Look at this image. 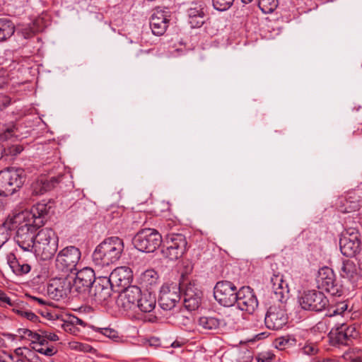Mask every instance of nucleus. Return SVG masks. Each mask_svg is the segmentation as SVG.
I'll return each mask as SVG.
<instances>
[{
    "label": "nucleus",
    "instance_id": "423d86ee",
    "mask_svg": "<svg viewBox=\"0 0 362 362\" xmlns=\"http://www.w3.org/2000/svg\"><path fill=\"white\" fill-rule=\"evenodd\" d=\"M50 207L45 203H37L30 210L23 211L12 216L13 222L27 221L40 228L44 224V218Z\"/></svg>",
    "mask_w": 362,
    "mask_h": 362
},
{
    "label": "nucleus",
    "instance_id": "cd10ccee",
    "mask_svg": "<svg viewBox=\"0 0 362 362\" xmlns=\"http://www.w3.org/2000/svg\"><path fill=\"white\" fill-rule=\"evenodd\" d=\"M158 276L157 272L153 269H147L141 274L139 278V284L148 288L157 284Z\"/></svg>",
    "mask_w": 362,
    "mask_h": 362
},
{
    "label": "nucleus",
    "instance_id": "f704fd0d",
    "mask_svg": "<svg viewBox=\"0 0 362 362\" xmlns=\"http://www.w3.org/2000/svg\"><path fill=\"white\" fill-rule=\"evenodd\" d=\"M62 176L47 177L45 176H41L38 180L40 182L43 183V187L45 192L53 189L58 183H59Z\"/></svg>",
    "mask_w": 362,
    "mask_h": 362
},
{
    "label": "nucleus",
    "instance_id": "72a5a7b5",
    "mask_svg": "<svg viewBox=\"0 0 362 362\" xmlns=\"http://www.w3.org/2000/svg\"><path fill=\"white\" fill-rule=\"evenodd\" d=\"M12 310L21 317L27 319L31 322H35L38 320V317L34 313L29 310H26L23 307L17 306L16 305L15 307L12 308Z\"/></svg>",
    "mask_w": 362,
    "mask_h": 362
},
{
    "label": "nucleus",
    "instance_id": "e433bc0d",
    "mask_svg": "<svg viewBox=\"0 0 362 362\" xmlns=\"http://www.w3.org/2000/svg\"><path fill=\"white\" fill-rule=\"evenodd\" d=\"M235 0H212L213 6L215 9L224 11L231 7Z\"/></svg>",
    "mask_w": 362,
    "mask_h": 362
},
{
    "label": "nucleus",
    "instance_id": "6e6552de",
    "mask_svg": "<svg viewBox=\"0 0 362 362\" xmlns=\"http://www.w3.org/2000/svg\"><path fill=\"white\" fill-rule=\"evenodd\" d=\"M238 293L237 287L228 281L217 282L214 289L215 299L225 307H230L235 303Z\"/></svg>",
    "mask_w": 362,
    "mask_h": 362
},
{
    "label": "nucleus",
    "instance_id": "473e14b6",
    "mask_svg": "<svg viewBox=\"0 0 362 362\" xmlns=\"http://www.w3.org/2000/svg\"><path fill=\"white\" fill-rule=\"evenodd\" d=\"M177 319L179 325L185 327L186 329H191L192 328L194 320L193 315L189 310L182 311L177 317Z\"/></svg>",
    "mask_w": 362,
    "mask_h": 362
},
{
    "label": "nucleus",
    "instance_id": "9d476101",
    "mask_svg": "<svg viewBox=\"0 0 362 362\" xmlns=\"http://www.w3.org/2000/svg\"><path fill=\"white\" fill-rule=\"evenodd\" d=\"M141 295V291L139 287L128 286L119 294L116 300L117 306L123 312L134 311L136 309L138 299Z\"/></svg>",
    "mask_w": 362,
    "mask_h": 362
},
{
    "label": "nucleus",
    "instance_id": "f3484780",
    "mask_svg": "<svg viewBox=\"0 0 362 362\" xmlns=\"http://www.w3.org/2000/svg\"><path fill=\"white\" fill-rule=\"evenodd\" d=\"M235 303L240 310L249 313H252L258 306L257 299L250 287H242L238 290Z\"/></svg>",
    "mask_w": 362,
    "mask_h": 362
},
{
    "label": "nucleus",
    "instance_id": "4d7b16f0",
    "mask_svg": "<svg viewBox=\"0 0 362 362\" xmlns=\"http://www.w3.org/2000/svg\"><path fill=\"white\" fill-rule=\"evenodd\" d=\"M72 324L83 325V321L81 320H80L78 318H75L73 320Z\"/></svg>",
    "mask_w": 362,
    "mask_h": 362
},
{
    "label": "nucleus",
    "instance_id": "4468645a",
    "mask_svg": "<svg viewBox=\"0 0 362 362\" xmlns=\"http://www.w3.org/2000/svg\"><path fill=\"white\" fill-rule=\"evenodd\" d=\"M95 272L89 267H85L76 273L73 281V293L83 294L89 291L90 288L95 281Z\"/></svg>",
    "mask_w": 362,
    "mask_h": 362
},
{
    "label": "nucleus",
    "instance_id": "3c124183",
    "mask_svg": "<svg viewBox=\"0 0 362 362\" xmlns=\"http://www.w3.org/2000/svg\"><path fill=\"white\" fill-rule=\"evenodd\" d=\"M8 83V78L4 73L0 71V88H4Z\"/></svg>",
    "mask_w": 362,
    "mask_h": 362
},
{
    "label": "nucleus",
    "instance_id": "8fccbe9b",
    "mask_svg": "<svg viewBox=\"0 0 362 362\" xmlns=\"http://www.w3.org/2000/svg\"><path fill=\"white\" fill-rule=\"evenodd\" d=\"M23 150V148L22 146H20V145H16V146H13L10 148V153L13 154V155H17L18 153H20L21 152H22Z\"/></svg>",
    "mask_w": 362,
    "mask_h": 362
},
{
    "label": "nucleus",
    "instance_id": "b1692460",
    "mask_svg": "<svg viewBox=\"0 0 362 362\" xmlns=\"http://www.w3.org/2000/svg\"><path fill=\"white\" fill-rule=\"evenodd\" d=\"M156 301V296L154 293L148 291L141 292V295L138 299L136 308L144 313H151L155 309Z\"/></svg>",
    "mask_w": 362,
    "mask_h": 362
},
{
    "label": "nucleus",
    "instance_id": "69168bd1",
    "mask_svg": "<svg viewBox=\"0 0 362 362\" xmlns=\"http://www.w3.org/2000/svg\"><path fill=\"white\" fill-rule=\"evenodd\" d=\"M16 353H17L18 354H21V349H16Z\"/></svg>",
    "mask_w": 362,
    "mask_h": 362
},
{
    "label": "nucleus",
    "instance_id": "bb28decb",
    "mask_svg": "<svg viewBox=\"0 0 362 362\" xmlns=\"http://www.w3.org/2000/svg\"><path fill=\"white\" fill-rule=\"evenodd\" d=\"M8 264L12 272L16 275H23L28 274L31 269L30 264L19 262L13 255L11 254L7 258Z\"/></svg>",
    "mask_w": 362,
    "mask_h": 362
},
{
    "label": "nucleus",
    "instance_id": "680f3d73",
    "mask_svg": "<svg viewBox=\"0 0 362 362\" xmlns=\"http://www.w3.org/2000/svg\"><path fill=\"white\" fill-rule=\"evenodd\" d=\"M172 346L173 347H180V346H181V344L179 341H174L172 344Z\"/></svg>",
    "mask_w": 362,
    "mask_h": 362
},
{
    "label": "nucleus",
    "instance_id": "39448f33",
    "mask_svg": "<svg viewBox=\"0 0 362 362\" xmlns=\"http://www.w3.org/2000/svg\"><path fill=\"white\" fill-rule=\"evenodd\" d=\"M24 182V171L21 168H8L0 172V188L6 196L13 194Z\"/></svg>",
    "mask_w": 362,
    "mask_h": 362
},
{
    "label": "nucleus",
    "instance_id": "6e6d98bb",
    "mask_svg": "<svg viewBox=\"0 0 362 362\" xmlns=\"http://www.w3.org/2000/svg\"><path fill=\"white\" fill-rule=\"evenodd\" d=\"M3 238L0 240V248L4 245V244L7 241V235L2 234Z\"/></svg>",
    "mask_w": 362,
    "mask_h": 362
},
{
    "label": "nucleus",
    "instance_id": "c03bdc74",
    "mask_svg": "<svg viewBox=\"0 0 362 362\" xmlns=\"http://www.w3.org/2000/svg\"><path fill=\"white\" fill-rule=\"evenodd\" d=\"M40 332H41L42 336L44 337L47 343V341H57L59 340V337L54 332L47 330H40Z\"/></svg>",
    "mask_w": 362,
    "mask_h": 362
},
{
    "label": "nucleus",
    "instance_id": "aec40b11",
    "mask_svg": "<svg viewBox=\"0 0 362 362\" xmlns=\"http://www.w3.org/2000/svg\"><path fill=\"white\" fill-rule=\"evenodd\" d=\"M316 282L320 288L327 292L334 291L336 279L333 270L328 267L320 269L316 277Z\"/></svg>",
    "mask_w": 362,
    "mask_h": 362
},
{
    "label": "nucleus",
    "instance_id": "a878e982",
    "mask_svg": "<svg viewBox=\"0 0 362 362\" xmlns=\"http://www.w3.org/2000/svg\"><path fill=\"white\" fill-rule=\"evenodd\" d=\"M340 275L342 278L355 281L359 278L360 274L356 264L352 260L346 259L341 264Z\"/></svg>",
    "mask_w": 362,
    "mask_h": 362
},
{
    "label": "nucleus",
    "instance_id": "a19ab883",
    "mask_svg": "<svg viewBox=\"0 0 362 362\" xmlns=\"http://www.w3.org/2000/svg\"><path fill=\"white\" fill-rule=\"evenodd\" d=\"M302 351L303 354L307 355H314L317 353L318 349L315 344L305 343L302 347Z\"/></svg>",
    "mask_w": 362,
    "mask_h": 362
},
{
    "label": "nucleus",
    "instance_id": "052dcab7",
    "mask_svg": "<svg viewBox=\"0 0 362 362\" xmlns=\"http://www.w3.org/2000/svg\"><path fill=\"white\" fill-rule=\"evenodd\" d=\"M33 299L35 300H37L41 305L45 304V301L42 299H40V298H36V297H33Z\"/></svg>",
    "mask_w": 362,
    "mask_h": 362
},
{
    "label": "nucleus",
    "instance_id": "0e129e2a",
    "mask_svg": "<svg viewBox=\"0 0 362 362\" xmlns=\"http://www.w3.org/2000/svg\"><path fill=\"white\" fill-rule=\"evenodd\" d=\"M3 344H4V339L1 337H0V346H1L3 345Z\"/></svg>",
    "mask_w": 362,
    "mask_h": 362
},
{
    "label": "nucleus",
    "instance_id": "f257e3e1",
    "mask_svg": "<svg viewBox=\"0 0 362 362\" xmlns=\"http://www.w3.org/2000/svg\"><path fill=\"white\" fill-rule=\"evenodd\" d=\"M124 251V242L118 237L105 239L95 249L92 258L96 266L104 267L117 262Z\"/></svg>",
    "mask_w": 362,
    "mask_h": 362
},
{
    "label": "nucleus",
    "instance_id": "13d9d810",
    "mask_svg": "<svg viewBox=\"0 0 362 362\" xmlns=\"http://www.w3.org/2000/svg\"><path fill=\"white\" fill-rule=\"evenodd\" d=\"M44 345H39V344H33V349L37 352V349H42Z\"/></svg>",
    "mask_w": 362,
    "mask_h": 362
},
{
    "label": "nucleus",
    "instance_id": "c85d7f7f",
    "mask_svg": "<svg viewBox=\"0 0 362 362\" xmlns=\"http://www.w3.org/2000/svg\"><path fill=\"white\" fill-rule=\"evenodd\" d=\"M15 32L14 24L7 18H0V42L6 40Z\"/></svg>",
    "mask_w": 362,
    "mask_h": 362
},
{
    "label": "nucleus",
    "instance_id": "6ab92c4d",
    "mask_svg": "<svg viewBox=\"0 0 362 362\" xmlns=\"http://www.w3.org/2000/svg\"><path fill=\"white\" fill-rule=\"evenodd\" d=\"M202 292L194 284H189L184 293V305L187 310L197 309L200 304Z\"/></svg>",
    "mask_w": 362,
    "mask_h": 362
},
{
    "label": "nucleus",
    "instance_id": "412c9836",
    "mask_svg": "<svg viewBox=\"0 0 362 362\" xmlns=\"http://www.w3.org/2000/svg\"><path fill=\"white\" fill-rule=\"evenodd\" d=\"M330 334L337 343L345 344L350 338L356 336L357 332L354 326L341 323L332 328Z\"/></svg>",
    "mask_w": 362,
    "mask_h": 362
},
{
    "label": "nucleus",
    "instance_id": "bf43d9fd",
    "mask_svg": "<svg viewBox=\"0 0 362 362\" xmlns=\"http://www.w3.org/2000/svg\"><path fill=\"white\" fill-rule=\"evenodd\" d=\"M4 355H6V352L5 351H2V352L0 351V362H6L5 360L4 359Z\"/></svg>",
    "mask_w": 362,
    "mask_h": 362
},
{
    "label": "nucleus",
    "instance_id": "58836bf2",
    "mask_svg": "<svg viewBox=\"0 0 362 362\" xmlns=\"http://www.w3.org/2000/svg\"><path fill=\"white\" fill-rule=\"evenodd\" d=\"M15 301L11 300L3 291L0 290V306L6 308L7 306L15 307Z\"/></svg>",
    "mask_w": 362,
    "mask_h": 362
},
{
    "label": "nucleus",
    "instance_id": "f8f14e48",
    "mask_svg": "<svg viewBox=\"0 0 362 362\" xmlns=\"http://www.w3.org/2000/svg\"><path fill=\"white\" fill-rule=\"evenodd\" d=\"M328 300L323 293L317 291H308L299 298L301 308L307 310L319 312L327 305Z\"/></svg>",
    "mask_w": 362,
    "mask_h": 362
},
{
    "label": "nucleus",
    "instance_id": "5fc2aeb1",
    "mask_svg": "<svg viewBox=\"0 0 362 362\" xmlns=\"http://www.w3.org/2000/svg\"><path fill=\"white\" fill-rule=\"evenodd\" d=\"M10 104H11V99L7 96H4L2 98L3 107L5 108V107H8Z\"/></svg>",
    "mask_w": 362,
    "mask_h": 362
},
{
    "label": "nucleus",
    "instance_id": "603ef678",
    "mask_svg": "<svg viewBox=\"0 0 362 362\" xmlns=\"http://www.w3.org/2000/svg\"><path fill=\"white\" fill-rule=\"evenodd\" d=\"M18 333L24 336L30 337L31 339L35 332H33L31 330L28 329H20L18 330Z\"/></svg>",
    "mask_w": 362,
    "mask_h": 362
},
{
    "label": "nucleus",
    "instance_id": "09e8293b",
    "mask_svg": "<svg viewBox=\"0 0 362 362\" xmlns=\"http://www.w3.org/2000/svg\"><path fill=\"white\" fill-rule=\"evenodd\" d=\"M14 127L8 128L3 134H1V139L3 140H6L11 138L14 132Z\"/></svg>",
    "mask_w": 362,
    "mask_h": 362
},
{
    "label": "nucleus",
    "instance_id": "7c9ffc66",
    "mask_svg": "<svg viewBox=\"0 0 362 362\" xmlns=\"http://www.w3.org/2000/svg\"><path fill=\"white\" fill-rule=\"evenodd\" d=\"M361 199L359 196H356L354 193L351 194L345 200L344 212L351 213L357 211L361 206Z\"/></svg>",
    "mask_w": 362,
    "mask_h": 362
},
{
    "label": "nucleus",
    "instance_id": "de8ad7c7",
    "mask_svg": "<svg viewBox=\"0 0 362 362\" xmlns=\"http://www.w3.org/2000/svg\"><path fill=\"white\" fill-rule=\"evenodd\" d=\"M31 341H32L33 344H35V345H36V344H39V345L47 344L45 339L42 336L41 332H40V333L35 332L31 338Z\"/></svg>",
    "mask_w": 362,
    "mask_h": 362
},
{
    "label": "nucleus",
    "instance_id": "9b49d317",
    "mask_svg": "<svg viewBox=\"0 0 362 362\" xmlns=\"http://www.w3.org/2000/svg\"><path fill=\"white\" fill-rule=\"evenodd\" d=\"M180 299V287L177 284H165L160 289L158 303L165 310H170L175 308Z\"/></svg>",
    "mask_w": 362,
    "mask_h": 362
},
{
    "label": "nucleus",
    "instance_id": "dca6fc26",
    "mask_svg": "<svg viewBox=\"0 0 362 362\" xmlns=\"http://www.w3.org/2000/svg\"><path fill=\"white\" fill-rule=\"evenodd\" d=\"M341 253L346 257H355L361 249V235L358 232L346 233L339 240Z\"/></svg>",
    "mask_w": 362,
    "mask_h": 362
},
{
    "label": "nucleus",
    "instance_id": "37998d69",
    "mask_svg": "<svg viewBox=\"0 0 362 362\" xmlns=\"http://www.w3.org/2000/svg\"><path fill=\"white\" fill-rule=\"evenodd\" d=\"M43 187V183L40 182V180L37 179L32 185L33 193L35 195L42 194L45 193V190Z\"/></svg>",
    "mask_w": 362,
    "mask_h": 362
},
{
    "label": "nucleus",
    "instance_id": "a18cd8bd",
    "mask_svg": "<svg viewBox=\"0 0 362 362\" xmlns=\"http://www.w3.org/2000/svg\"><path fill=\"white\" fill-rule=\"evenodd\" d=\"M348 309V304L346 302H340L339 303L337 306L336 309L333 311V315H341V314H346Z\"/></svg>",
    "mask_w": 362,
    "mask_h": 362
},
{
    "label": "nucleus",
    "instance_id": "7ed1b4c3",
    "mask_svg": "<svg viewBox=\"0 0 362 362\" xmlns=\"http://www.w3.org/2000/svg\"><path fill=\"white\" fill-rule=\"evenodd\" d=\"M11 218L12 216H9L7 223L9 221L12 224L17 225L18 229L15 236L16 244L23 251L33 252L37 234L36 231L38 227L24 221L13 222Z\"/></svg>",
    "mask_w": 362,
    "mask_h": 362
},
{
    "label": "nucleus",
    "instance_id": "393cba45",
    "mask_svg": "<svg viewBox=\"0 0 362 362\" xmlns=\"http://www.w3.org/2000/svg\"><path fill=\"white\" fill-rule=\"evenodd\" d=\"M49 293L52 295L54 299L57 300L66 298L69 293H74L71 283L67 280L60 281L56 286L51 285L49 287Z\"/></svg>",
    "mask_w": 362,
    "mask_h": 362
},
{
    "label": "nucleus",
    "instance_id": "c9c22d12",
    "mask_svg": "<svg viewBox=\"0 0 362 362\" xmlns=\"http://www.w3.org/2000/svg\"><path fill=\"white\" fill-rule=\"evenodd\" d=\"M277 5V0H258V6L264 13L273 12Z\"/></svg>",
    "mask_w": 362,
    "mask_h": 362
},
{
    "label": "nucleus",
    "instance_id": "ea45409f",
    "mask_svg": "<svg viewBox=\"0 0 362 362\" xmlns=\"http://www.w3.org/2000/svg\"><path fill=\"white\" fill-rule=\"evenodd\" d=\"M70 346L72 349L83 351V352H91L93 349L88 344H83L78 341H74L70 344Z\"/></svg>",
    "mask_w": 362,
    "mask_h": 362
},
{
    "label": "nucleus",
    "instance_id": "ddd939ff",
    "mask_svg": "<svg viewBox=\"0 0 362 362\" xmlns=\"http://www.w3.org/2000/svg\"><path fill=\"white\" fill-rule=\"evenodd\" d=\"M281 303L270 306L267 310L264 321L267 327L270 329H280L287 323L288 317Z\"/></svg>",
    "mask_w": 362,
    "mask_h": 362
},
{
    "label": "nucleus",
    "instance_id": "2eb2a0df",
    "mask_svg": "<svg viewBox=\"0 0 362 362\" xmlns=\"http://www.w3.org/2000/svg\"><path fill=\"white\" fill-rule=\"evenodd\" d=\"M112 288L107 277L100 276L92 285L88 293L93 300L100 303L110 297Z\"/></svg>",
    "mask_w": 362,
    "mask_h": 362
},
{
    "label": "nucleus",
    "instance_id": "79ce46f5",
    "mask_svg": "<svg viewBox=\"0 0 362 362\" xmlns=\"http://www.w3.org/2000/svg\"><path fill=\"white\" fill-rule=\"evenodd\" d=\"M289 344L290 340L284 337L277 338L274 342V346L280 350L286 349Z\"/></svg>",
    "mask_w": 362,
    "mask_h": 362
},
{
    "label": "nucleus",
    "instance_id": "0eeeda50",
    "mask_svg": "<svg viewBox=\"0 0 362 362\" xmlns=\"http://www.w3.org/2000/svg\"><path fill=\"white\" fill-rule=\"evenodd\" d=\"M166 247L162 250L165 258L173 261L181 257L185 252L187 240L182 234L170 233L165 238Z\"/></svg>",
    "mask_w": 362,
    "mask_h": 362
},
{
    "label": "nucleus",
    "instance_id": "2f4dec72",
    "mask_svg": "<svg viewBox=\"0 0 362 362\" xmlns=\"http://www.w3.org/2000/svg\"><path fill=\"white\" fill-rule=\"evenodd\" d=\"M17 35L23 37V39H30L33 37L35 33V24L33 23L28 25H18L16 30Z\"/></svg>",
    "mask_w": 362,
    "mask_h": 362
},
{
    "label": "nucleus",
    "instance_id": "49530a36",
    "mask_svg": "<svg viewBox=\"0 0 362 362\" xmlns=\"http://www.w3.org/2000/svg\"><path fill=\"white\" fill-rule=\"evenodd\" d=\"M37 352L46 356H52L57 354V350L53 346H50L37 349Z\"/></svg>",
    "mask_w": 362,
    "mask_h": 362
},
{
    "label": "nucleus",
    "instance_id": "4be33fe9",
    "mask_svg": "<svg viewBox=\"0 0 362 362\" xmlns=\"http://www.w3.org/2000/svg\"><path fill=\"white\" fill-rule=\"evenodd\" d=\"M168 16L161 10H156L151 17L150 27L156 35H162L168 26Z\"/></svg>",
    "mask_w": 362,
    "mask_h": 362
},
{
    "label": "nucleus",
    "instance_id": "5701e85b",
    "mask_svg": "<svg viewBox=\"0 0 362 362\" xmlns=\"http://www.w3.org/2000/svg\"><path fill=\"white\" fill-rule=\"evenodd\" d=\"M270 283L274 294L272 298L278 302H283L285 295L288 292V284L284 282L283 275L279 273L274 274L271 277Z\"/></svg>",
    "mask_w": 362,
    "mask_h": 362
},
{
    "label": "nucleus",
    "instance_id": "c756f323",
    "mask_svg": "<svg viewBox=\"0 0 362 362\" xmlns=\"http://www.w3.org/2000/svg\"><path fill=\"white\" fill-rule=\"evenodd\" d=\"M220 320L214 317H201L199 319L198 325L204 331L215 330L220 326Z\"/></svg>",
    "mask_w": 362,
    "mask_h": 362
},
{
    "label": "nucleus",
    "instance_id": "a211bd4d",
    "mask_svg": "<svg viewBox=\"0 0 362 362\" xmlns=\"http://www.w3.org/2000/svg\"><path fill=\"white\" fill-rule=\"evenodd\" d=\"M113 287L127 288L132 279V272L129 267H119L115 269L107 277Z\"/></svg>",
    "mask_w": 362,
    "mask_h": 362
},
{
    "label": "nucleus",
    "instance_id": "864d4df0",
    "mask_svg": "<svg viewBox=\"0 0 362 362\" xmlns=\"http://www.w3.org/2000/svg\"><path fill=\"white\" fill-rule=\"evenodd\" d=\"M355 257L358 261V269L362 271V252L360 251Z\"/></svg>",
    "mask_w": 362,
    "mask_h": 362
},
{
    "label": "nucleus",
    "instance_id": "20e7f679",
    "mask_svg": "<svg viewBox=\"0 0 362 362\" xmlns=\"http://www.w3.org/2000/svg\"><path fill=\"white\" fill-rule=\"evenodd\" d=\"M161 243V235L153 228L141 230L133 239L134 247L144 252H153L160 247Z\"/></svg>",
    "mask_w": 362,
    "mask_h": 362
},
{
    "label": "nucleus",
    "instance_id": "1a4fd4ad",
    "mask_svg": "<svg viewBox=\"0 0 362 362\" xmlns=\"http://www.w3.org/2000/svg\"><path fill=\"white\" fill-rule=\"evenodd\" d=\"M81 259V252L75 246H68L59 252L56 257V267L62 272H72Z\"/></svg>",
    "mask_w": 362,
    "mask_h": 362
},
{
    "label": "nucleus",
    "instance_id": "4c0bfd02",
    "mask_svg": "<svg viewBox=\"0 0 362 362\" xmlns=\"http://www.w3.org/2000/svg\"><path fill=\"white\" fill-rule=\"evenodd\" d=\"M96 332L100 333L104 336L115 339L118 338V333L115 329L110 327H96L95 329Z\"/></svg>",
    "mask_w": 362,
    "mask_h": 362
},
{
    "label": "nucleus",
    "instance_id": "774afa93",
    "mask_svg": "<svg viewBox=\"0 0 362 362\" xmlns=\"http://www.w3.org/2000/svg\"><path fill=\"white\" fill-rule=\"evenodd\" d=\"M8 358H9L10 359H11V360L13 359V357H12V356H11V355H8Z\"/></svg>",
    "mask_w": 362,
    "mask_h": 362
},
{
    "label": "nucleus",
    "instance_id": "f03ea898",
    "mask_svg": "<svg viewBox=\"0 0 362 362\" xmlns=\"http://www.w3.org/2000/svg\"><path fill=\"white\" fill-rule=\"evenodd\" d=\"M58 241L52 228H42L36 234L33 252L42 260L50 259L57 250Z\"/></svg>",
    "mask_w": 362,
    "mask_h": 362
},
{
    "label": "nucleus",
    "instance_id": "e2e57ef3",
    "mask_svg": "<svg viewBox=\"0 0 362 362\" xmlns=\"http://www.w3.org/2000/svg\"><path fill=\"white\" fill-rule=\"evenodd\" d=\"M243 3L244 4H249L252 2L253 0H241Z\"/></svg>",
    "mask_w": 362,
    "mask_h": 362
},
{
    "label": "nucleus",
    "instance_id": "338daca9",
    "mask_svg": "<svg viewBox=\"0 0 362 362\" xmlns=\"http://www.w3.org/2000/svg\"><path fill=\"white\" fill-rule=\"evenodd\" d=\"M72 326L71 324H66V329L69 328V327Z\"/></svg>",
    "mask_w": 362,
    "mask_h": 362
}]
</instances>
